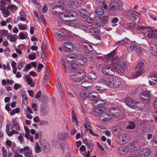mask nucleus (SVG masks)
I'll list each match as a JSON object with an SVG mask.
<instances>
[{"instance_id": "obj_27", "label": "nucleus", "mask_w": 157, "mask_h": 157, "mask_svg": "<svg viewBox=\"0 0 157 157\" xmlns=\"http://www.w3.org/2000/svg\"><path fill=\"white\" fill-rule=\"evenodd\" d=\"M99 18V21H102L104 24H106L109 20V17L107 16H103L102 17H98Z\"/></svg>"}, {"instance_id": "obj_51", "label": "nucleus", "mask_w": 157, "mask_h": 157, "mask_svg": "<svg viewBox=\"0 0 157 157\" xmlns=\"http://www.w3.org/2000/svg\"><path fill=\"white\" fill-rule=\"evenodd\" d=\"M32 67L31 63H29L27 64L26 67L24 68V71H28L29 69H30Z\"/></svg>"}, {"instance_id": "obj_16", "label": "nucleus", "mask_w": 157, "mask_h": 157, "mask_svg": "<svg viewBox=\"0 0 157 157\" xmlns=\"http://www.w3.org/2000/svg\"><path fill=\"white\" fill-rule=\"evenodd\" d=\"M84 127L86 131H89L90 133L92 135L95 136H97V135L94 133L91 129V126L89 122L86 121L85 122Z\"/></svg>"}, {"instance_id": "obj_35", "label": "nucleus", "mask_w": 157, "mask_h": 157, "mask_svg": "<svg viewBox=\"0 0 157 157\" xmlns=\"http://www.w3.org/2000/svg\"><path fill=\"white\" fill-rule=\"evenodd\" d=\"M19 38L21 40L26 39L28 37L27 35H25L22 32H20L19 34Z\"/></svg>"}, {"instance_id": "obj_60", "label": "nucleus", "mask_w": 157, "mask_h": 157, "mask_svg": "<svg viewBox=\"0 0 157 157\" xmlns=\"http://www.w3.org/2000/svg\"><path fill=\"white\" fill-rule=\"evenodd\" d=\"M86 150V147L83 145H82L79 148L80 151L82 152H84Z\"/></svg>"}, {"instance_id": "obj_23", "label": "nucleus", "mask_w": 157, "mask_h": 157, "mask_svg": "<svg viewBox=\"0 0 157 157\" xmlns=\"http://www.w3.org/2000/svg\"><path fill=\"white\" fill-rule=\"evenodd\" d=\"M129 41H130V40L128 38H126L121 40L117 42L115 45L116 46L123 45L125 44L128 43Z\"/></svg>"}, {"instance_id": "obj_53", "label": "nucleus", "mask_w": 157, "mask_h": 157, "mask_svg": "<svg viewBox=\"0 0 157 157\" xmlns=\"http://www.w3.org/2000/svg\"><path fill=\"white\" fill-rule=\"evenodd\" d=\"M87 22L88 23V25H92L93 24V20L90 18H88L86 19Z\"/></svg>"}, {"instance_id": "obj_56", "label": "nucleus", "mask_w": 157, "mask_h": 157, "mask_svg": "<svg viewBox=\"0 0 157 157\" xmlns=\"http://www.w3.org/2000/svg\"><path fill=\"white\" fill-rule=\"evenodd\" d=\"M77 56L76 55L73 54H70L69 56H68L69 58L71 59H76L77 58Z\"/></svg>"}, {"instance_id": "obj_9", "label": "nucleus", "mask_w": 157, "mask_h": 157, "mask_svg": "<svg viewBox=\"0 0 157 157\" xmlns=\"http://www.w3.org/2000/svg\"><path fill=\"white\" fill-rule=\"evenodd\" d=\"M85 74L83 71L81 72H75L71 76V79L73 81L79 82L84 78Z\"/></svg>"}, {"instance_id": "obj_37", "label": "nucleus", "mask_w": 157, "mask_h": 157, "mask_svg": "<svg viewBox=\"0 0 157 157\" xmlns=\"http://www.w3.org/2000/svg\"><path fill=\"white\" fill-rule=\"evenodd\" d=\"M94 55L91 52H87L85 56L86 59H93Z\"/></svg>"}, {"instance_id": "obj_21", "label": "nucleus", "mask_w": 157, "mask_h": 157, "mask_svg": "<svg viewBox=\"0 0 157 157\" xmlns=\"http://www.w3.org/2000/svg\"><path fill=\"white\" fill-rule=\"evenodd\" d=\"M12 123L16 130L18 131L20 130V127L18 122L17 120V118L13 119L12 120Z\"/></svg>"}, {"instance_id": "obj_11", "label": "nucleus", "mask_w": 157, "mask_h": 157, "mask_svg": "<svg viewBox=\"0 0 157 157\" xmlns=\"http://www.w3.org/2000/svg\"><path fill=\"white\" fill-rule=\"evenodd\" d=\"M113 67L110 65H106L103 68V72L104 74L110 75H114L115 71Z\"/></svg>"}, {"instance_id": "obj_41", "label": "nucleus", "mask_w": 157, "mask_h": 157, "mask_svg": "<svg viewBox=\"0 0 157 157\" xmlns=\"http://www.w3.org/2000/svg\"><path fill=\"white\" fill-rule=\"evenodd\" d=\"M77 63L81 65H83L86 62V59H77Z\"/></svg>"}, {"instance_id": "obj_32", "label": "nucleus", "mask_w": 157, "mask_h": 157, "mask_svg": "<svg viewBox=\"0 0 157 157\" xmlns=\"http://www.w3.org/2000/svg\"><path fill=\"white\" fill-rule=\"evenodd\" d=\"M82 141L83 143L89 149L91 147V144L88 140L86 138L84 139Z\"/></svg>"}, {"instance_id": "obj_33", "label": "nucleus", "mask_w": 157, "mask_h": 157, "mask_svg": "<svg viewBox=\"0 0 157 157\" xmlns=\"http://www.w3.org/2000/svg\"><path fill=\"white\" fill-rule=\"evenodd\" d=\"M7 9L11 11H12L13 10H16L18 9V8L16 6L12 4L8 6H7Z\"/></svg>"}, {"instance_id": "obj_30", "label": "nucleus", "mask_w": 157, "mask_h": 157, "mask_svg": "<svg viewBox=\"0 0 157 157\" xmlns=\"http://www.w3.org/2000/svg\"><path fill=\"white\" fill-rule=\"evenodd\" d=\"M35 151L36 153H39L41 151L40 146L38 142L36 143L35 146Z\"/></svg>"}, {"instance_id": "obj_31", "label": "nucleus", "mask_w": 157, "mask_h": 157, "mask_svg": "<svg viewBox=\"0 0 157 157\" xmlns=\"http://www.w3.org/2000/svg\"><path fill=\"white\" fill-rule=\"evenodd\" d=\"M151 144L154 146L157 147V136H154L151 141Z\"/></svg>"}, {"instance_id": "obj_55", "label": "nucleus", "mask_w": 157, "mask_h": 157, "mask_svg": "<svg viewBox=\"0 0 157 157\" xmlns=\"http://www.w3.org/2000/svg\"><path fill=\"white\" fill-rule=\"evenodd\" d=\"M44 67V66L41 63H39L37 67V70L39 72H40L42 69Z\"/></svg>"}, {"instance_id": "obj_39", "label": "nucleus", "mask_w": 157, "mask_h": 157, "mask_svg": "<svg viewBox=\"0 0 157 157\" xmlns=\"http://www.w3.org/2000/svg\"><path fill=\"white\" fill-rule=\"evenodd\" d=\"M71 111L72 121L73 123H76L77 122V117L75 115V114L74 113L73 110H72V109H71Z\"/></svg>"}, {"instance_id": "obj_25", "label": "nucleus", "mask_w": 157, "mask_h": 157, "mask_svg": "<svg viewBox=\"0 0 157 157\" xmlns=\"http://www.w3.org/2000/svg\"><path fill=\"white\" fill-rule=\"evenodd\" d=\"M136 13H137V12L131 10L127 12V15L128 17L132 18L135 17L136 16Z\"/></svg>"}, {"instance_id": "obj_36", "label": "nucleus", "mask_w": 157, "mask_h": 157, "mask_svg": "<svg viewBox=\"0 0 157 157\" xmlns=\"http://www.w3.org/2000/svg\"><path fill=\"white\" fill-rule=\"evenodd\" d=\"M20 20L21 21H25L26 18V16L25 13L24 12L21 11L20 13Z\"/></svg>"}, {"instance_id": "obj_29", "label": "nucleus", "mask_w": 157, "mask_h": 157, "mask_svg": "<svg viewBox=\"0 0 157 157\" xmlns=\"http://www.w3.org/2000/svg\"><path fill=\"white\" fill-rule=\"evenodd\" d=\"M84 48L86 50L88 51H91L93 50V47L91 44H90L89 43H86V44L83 45Z\"/></svg>"}, {"instance_id": "obj_8", "label": "nucleus", "mask_w": 157, "mask_h": 157, "mask_svg": "<svg viewBox=\"0 0 157 157\" xmlns=\"http://www.w3.org/2000/svg\"><path fill=\"white\" fill-rule=\"evenodd\" d=\"M144 63L142 62H140L138 63L136 66V72L132 74L133 78V79L141 75L142 74L145 72L144 69Z\"/></svg>"}, {"instance_id": "obj_62", "label": "nucleus", "mask_w": 157, "mask_h": 157, "mask_svg": "<svg viewBox=\"0 0 157 157\" xmlns=\"http://www.w3.org/2000/svg\"><path fill=\"white\" fill-rule=\"evenodd\" d=\"M32 107L34 109V111H36L37 109V105L35 103L32 104Z\"/></svg>"}, {"instance_id": "obj_45", "label": "nucleus", "mask_w": 157, "mask_h": 157, "mask_svg": "<svg viewBox=\"0 0 157 157\" xmlns=\"http://www.w3.org/2000/svg\"><path fill=\"white\" fill-rule=\"evenodd\" d=\"M81 153L85 157H90V152L89 150L87 152L85 151L83 152H81Z\"/></svg>"}, {"instance_id": "obj_64", "label": "nucleus", "mask_w": 157, "mask_h": 157, "mask_svg": "<svg viewBox=\"0 0 157 157\" xmlns=\"http://www.w3.org/2000/svg\"><path fill=\"white\" fill-rule=\"evenodd\" d=\"M48 123V122L46 121H43L40 122V124L41 125H47Z\"/></svg>"}, {"instance_id": "obj_26", "label": "nucleus", "mask_w": 157, "mask_h": 157, "mask_svg": "<svg viewBox=\"0 0 157 157\" xmlns=\"http://www.w3.org/2000/svg\"><path fill=\"white\" fill-rule=\"evenodd\" d=\"M100 32L98 29L95 27H91L90 30V32L92 33L94 35H96V34H98Z\"/></svg>"}, {"instance_id": "obj_7", "label": "nucleus", "mask_w": 157, "mask_h": 157, "mask_svg": "<svg viewBox=\"0 0 157 157\" xmlns=\"http://www.w3.org/2000/svg\"><path fill=\"white\" fill-rule=\"evenodd\" d=\"M109 7L112 10H119L122 9L123 7L122 2L120 1H111L110 2Z\"/></svg>"}, {"instance_id": "obj_28", "label": "nucleus", "mask_w": 157, "mask_h": 157, "mask_svg": "<svg viewBox=\"0 0 157 157\" xmlns=\"http://www.w3.org/2000/svg\"><path fill=\"white\" fill-rule=\"evenodd\" d=\"M96 78V74L94 72H91L88 75V78L89 79L93 80Z\"/></svg>"}, {"instance_id": "obj_38", "label": "nucleus", "mask_w": 157, "mask_h": 157, "mask_svg": "<svg viewBox=\"0 0 157 157\" xmlns=\"http://www.w3.org/2000/svg\"><path fill=\"white\" fill-rule=\"evenodd\" d=\"M116 50V49H115L113 51H112L108 54L107 57L108 59H111V58L113 59L114 58Z\"/></svg>"}, {"instance_id": "obj_47", "label": "nucleus", "mask_w": 157, "mask_h": 157, "mask_svg": "<svg viewBox=\"0 0 157 157\" xmlns=\"http://www.w3.org/2000/svg\"><path fill=\"white\" fill-rule=\"evenodd\" d=\"M48 10L47 6L46 5H44L43 6L42 9V13H45L47 12Z\"/></svg>"}, {"instance_id": "obj_12", "label": "nucleus", "mask_w": 157, "mask_h": 157, "mask_svg": "<svg viewBox=\"0 0 157 157\" xmlns=\"http://www.w3.org/2000/svg\"><path fill=\"white\" fill-rule=\"evenodd\" d=\"M151 153V151L148 149H143L136 154V157H145L149 155Z\"/></svg>"}, {"instance_id": "obj_13", "label": "nucleus", "mask_w": 157, "mask_h": 157, "mask_svg": "<svg viewBox=\"0 0 157 157\" xmlns=\"http://www.w3.org/2000/svg\"><path fill=\"white\" fill-rule=\"evenodd\" d=\"M63 48L64 51L67 52H69L73 50L74 46L72 43L67 42L64 43Z\"/></svg>"}, {"instance_id": "obj_18", "label": "nucleus", "mask_w": 157, "mask_h": 157, "mask_svg": "<svg viewBox=\"0 0 157 157\" xmlns=\"http://www.w3.org/2000/svg\"><path fill=\"white\" fill-rule=\"evenodd\" d=\"M130 50L132 52L137 53L138 55H141L142 52V50L137 46L130 45Z\"/></svg>"}, {"instance_id": "obj_19", "label": "nucleus", "mask_w": 157, "mask_h": 157, "mask_svg": "<svg viewBox=\"0 0 157 157\" xmlns=\"http://www.w3.org/2000/svg\"><path fill=\"white\" fill-rule=\"evenodd\" d=\"M156 32H157V30L149 31L147 34V37L151 39L157 38V34L155 33Z\"/></svg>"}, {"instance_id": "obj_54", "label": "nucleus", "mask_w": 157, "mask_h": 157, "mask_svg": "<svg viewBox=\"0 0 157 157\" xmlns=\"http://www.w3.org/2000/svg\"><path fill=\"white\" fill-rule=\"evenodd\" d=\"M150 77L155 78H157V72H154L151 74Z\"/></svg>"}, {"instance_id": "obj_1", "label": "nucleus", "mask_w": 157, "mask_h": 157, "mask_svg": "<svg viewBox=\"0 0 157 157\" xmlns=\"http://www.w3.org/2000/svg\"><path fill=\"white\" fill-rule=\"evenodd\" d=\"M53 13L56 15H61L60 19L65 21H72L78 17L77 13L73 10H64L61 12L59 8L56 6L54 8L52 6Z\"/></svg>"}, {"instance_id": "obj_43", "label": "nucleus", "mask_w": 157, "mask_h": 157, "mask_svg": "<svg viewBox=\"0 0 157 157\" xmlns=\"http://www.w3.org/2000/svg\"><path fill=\"white\" fill-rule=\"evenodd\" d=\"M2 155L3 157H7V151L6 149L4 147L2 148Z\"/></svg>"}, {"instance_id": "obj_49", "label": "nucleus", "mask_w": 157, "mask_h": 157, "mask_svg": "<svg viewBox=\"0 0 157 157\" xmlns=\"http://www.w3.org/2000/svg\"><path fill=\"white\" fill-rule=\"evenodd\" d=\"M8 37H10V40L11 42H14L16 41V36L14 35L10 36L8 35Z\"/></svg>"}, {"instance_id": "obj_57", "label": "nucleus", "mask_w": 157, "mask_h": 157, "mask_svg": "<svg viewBox=\"0 0 157 157\" xmlns=\"http://www.w3.org/2000/svg\"><path fill=\"white\" fill-rule=\"evenodd\" d=\"M5 143L6 145L9 147H10L11 144H12V141L11 140H7L6 141Z\"/></svg>"}, {"instance_id": "obj_46", "label": "nucleus", "mask_w": 157, "mask_h": 157, "mask_svg": "<svg viewBox=\"0 0 157 157\" xmlns=\"http://www.w3.org/2000/svg\"><path fill=\"white\" fill-rule=\"evenodd\" d=\"M126 25L127 27L130 29H132L135 26L134 24L131 22L128 23Z\"/></svg>"}, {"instance_id": "obj_63", "label": "nucleus", "mask_w": 157, "mask_h": 157, "mask_svg": "<svg viewBox=\"0 0 157 157\" xmlns=\"http://www.w3.org/2000/svg\"><path fill=\"white\" fill-rule=\"evenodd\" d=\"M146 27L140 25H137L136 28L139 30H143Z\"/></svg>"}, {"instance_id": "obj_52", "label": "nucleus", "mask_w": 157, "mask_h": 157, "mask_svg": "<svg viewBox=\"0 0 157 157\" xmlns=\"http://www.w3.org/2000/svg\"><path fill=\"white\" fill-rule=\"evenodd\" d=\"M57 36L58 38H59L60 39H62V40H63V38L64 37V33L62 32H61V33H58L57 34Z\"/></svg>"}, {"instance_id": "obj_44", "label": "nucleus", "mask_w": 157, "mask_h": 157, "mask_svg": "<svg viewBox=\"0 0 157 157\" xmlns=\"http://www.w3.org/2000/svg\"><path fill=\"white\" fill-rule=\"evenodd\" d=\"M52 144L54 146L56 147L59 144L58 140L56 139H54L52 141Z\"/></svg>"}, {"instance_id": "obj_50", "label": "nucleus", "mask_w": 157, "mask_h": 157, "mask_svg": "<svg viewBox=\"0 0 157 157\" xmlns=\"http://www.w3.org/2000/svg\"><path fill=\"white\" fill-rule=\"evenodd\" d=\"M26 157H33V154L32 151H27L25 153Z\"/></svg>"}, {"instance_id": "obj_14", "label": "nucleus", "mask_w": 157, "mask_h": 157, "mask_svg": "<svg viewBox=\"0 0 157 157\" xmlns=\"http://www.w3.org/2000/svg\"><path fill=\"white\" fill-rule=\"evenodd\" d=\"M68 64L69 68L73 71H76L78 69L77 64L76 63V61L68 59L67 61Z\"/></svg>"}, {"instance_id": "obj_20", "label": "nucleus", "mask_w": 157, "mask_h": 157, "mask_svg": "<svg viewBox=\"0 0 157 157\" xmlns=\"http://www.w3.org/2000/svg\"><path fill=\"white\" fill-rule=\"evenodd\" d=\"M105 11L101 6H97L95 10V13L97 15H102L104 13Z\"/></svg>"}, {"instance_id": "obj_24", "label": "nucleus", "mask_w": 157, "mask_h": 157, "mask_svg": "<svg viewBox=\"0 0 157 157\" xmlns=\"http://www.w3.org/2000/svg\"><path fill=\"white\" fill-rule=\"evenodd\" d=\"M91 93L87 90H83L80 93V97L82 98H86L88 97L89 95L91 94Z\"/></svg>"}, {"instance_id": "obj_15", "label": "nucleus", "mask_w": 157, "mask_h": 157, "mask_svg": "<svg viewBox=\"0 0 157 157\" xmlns=\"http://www.w3.org/2000/svg\"><path fill=\"white\" fill-rule=\"evenodd\" d=\"M65 3L73 9H75L77 6V2L73 0H63L62 4H65Z\"/></svg>"}, {"instance_id": "obj_6", "label": "nucleus", "mask_w": 157, "mask_h": 157, "mask_svg": "<svg viewBox=\"0 0 157 157\" xmlns=\"http://www.w3.org/2000/svg\"><path fill=\"white\" fill-rule=\"evenodd\" d=\"M139 101H136L133 98H128L126 99L124 102L128 106L131 108L135 109L138 108V109H141L142 107L141 105H140V103Z\"/></svg>"}, {"instance_id": "obj_48", "label": "nucleus", "mask_w": 157, "mask_h": 157, "mask_svg": "<svg viewBox=\"0 0 157 157\" xmlns=\"http://www.w3.org/2000/svg\"><path fill=\"white\" fill-rule=\"evenodd\" d=\"M90 97V99L91 100H95L98 99V98H99V96L98 95H92L90 96H89Z\"/></svg>"}, {"instance_id": "obj_61", "label": "nucleus", "mask_w": 157, "mask_h": 157, "mask_svg": "<svg viewBox=\"0 0 157 157\" xmlns=\"http://www.w3.org/2000/svg\"><path fill=\"white\" fill-rule=\"evenodd\" d=\"M21 87V85L20 84L16 83L14 85V88L15 90H17L18 88Z\"/></svg>"}, {"instance_id": "obj_4", "label": "nucleus", "mask_w": 157, "mask_h": 157, "mask_svg": "<svg viewBox=\"0 0 157 157\" xmlns=\"http://www.w3.org/2000/svg\"><path fill=\"white\" fill-rule=\"evenodd\" d=\"M111 65L113 67L115 68L117 72L120 74H122L124 71L125 69L127 66V63H124L119 64L117 59H110Z\"/></svg>"}, {"instance_id": "obj_58", "label": "nucleus", "mask_w": 157, "mask_h": 157, "mask_svg": "<svg viewBox=\"0 0 157 157\" xmlns=\"http://www.w3.org/2000/svg\"><path fill=\"white\" fill-rule=\"evenodd\" d=\"M2 12L4 13L7 16H9L10 14V12L9 10L6 8L4 10L2 11Z\"/></svg>"}, {"instance_id": "obj_40", "label": "nucleus", "mask_w": 157, "mask_h": 157, "mask_svg": "<svg viewBox=\"0 0 157 157\" xmlns=\"http://www.w3.org/2000/svg\"><path fill=\"white\" fill-rule=\"evenodd\" d=\"M119 149L120 151V153L122 154L127 153L128 151L126 148L125 147H120L119 148Z\"/></svg>"}, {"instance_id": "obj_2", "label": "nucleus", "mask_w": 157, "mask_h": 157, "mask_svg": "<svg viewBox=\"0 0 157 157\" xmlns=\"http://www.w3.org/2000/svg\"><path fill=\"white\" fill-rule=\"evenodd\" d=\"M117 108L107 109L105 107L103 112L99 117V119L101 121L108 122L110 121L113 117H118L120 115Z\"/></svg>"}, {"instance_id": "obj_10", "label": "nucleus", "mask_w": 157, "mask_h": 157, "mask_svg": "<svg viewBox=\"0 0 157 157\" xmlns=\"http://www.w3.org/2000/svg\"><path fill=\"white\" fill-rule=\"evenodd\" d=\"M105 107V105H103L102 104H100V105H98L97 107L94 109L92 114L94 116H100L102 113H103Z\"/></svg>"}, {"instance_id": "obj_5", "label": "nucleus", "mask_w": 157, "mask_h": 157, "mask_svg": "<svg viewBox=\"0 0 157 157\" xmlns=\"http://www.w3.org/2000/svg\"><path fill=\"white\" fill-rule=\"evenodd\" d=\"M140 96H143L144 97H140L138 99L140 103V105H141L142 108L144 106L143 104L148 103L149 102L151 98V95L150 93L148 91H144L140 93Z\"/></svg>"}, {"instance_id": "obj_17", "label": "nucleus", "mask_w": 157, "mask_h": 157, "mask_svg": "<svg viewBox=\"0 0 157 157\" xmlns=\"http://www.w3.org/2000/svg\"><path fill=\"white\" fill-rule=\"evenodd\" d=\"M25 81L27 82L28 84L31 87H33L35 85V83L31 78L30 76L29 75H26L24 77Z\"/></svg>"}, {"instance_id": "obj_3", "label": "nucleus", "mask_w": 157, "mask_h": 157, "mask_svg": "<svg viewBox=\"0 0 157 157\" xmlns=\"http://www.w3.org/2000/svg\"><path fill=\"white\" fill-rule=\"evenodd\" d=\"M99 82L108 86L114 88L118 87L121 83L120 79L115 76L111 77L109 78H105L100 79Z\"/></svg>"}, {"instance_id": "obj_42", "label": "nucleus", "mask_w": 157, "mask_h": 157, "mask_svg": "<svg viewBox=\"0 0 157 157\" xmlns=\"http://www.w3.org/2000/svg\"><path fill=\"white\" fill-rule=\"evenodd\" d=\"M135 124L134 123L132 122H130L127 128L130 129H133L135 128Z\"/></svg>"}, {"instance_id": "obj_34", "label": "nucleus", "mask_w": 157, "mask_h": 157, "mask_svg": "<svg viewBox=\"0 0 157 157\" xmlns=\"http://www.w3.org/2000/svg\"><path fill=\"white\" fill-rule=\"evenodd\" d=\"M60 63L61 64L63 65V67L64 69V71L65 73H67V70L66 68L67 63H66L65 62L64 59H61Z\"/></svg>"}, {"instance_id": "obj_59", "label": "nucleus", "mask_w": 157, "mask_h": 157, "mask_svg": "<svg viewBox=\"0 0 157 157\" xmlns=\"http://www.w3.org/2000/svg\"><path fill=\"white\" fill-rule=\"evenodd\" d=\"M29 59H35L36 57V55L33 53L32 54H30L29 56Z\"/></svg>"}, {"instance_id": "obj_22", "label": "nucleus", "mask_w": 157, "mask_h": 157, "mask_svg": "<svg viewBox=\"0 0 157 157\" xmlns=\"http://www.w3.org/2000/svg\"><path fill=\"white\" fill-rule=\"evenodd\" d=\"M79 13L82 17L85 18L89 17L90 15V13L87 10L84 9H81L80 10Z\"/></svg>"}]
</instances>
